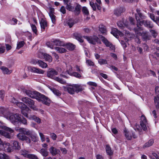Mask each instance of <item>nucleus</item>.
I'll list each match as a JSON object with an SVG mask.
<instances>
[{"label": "nucleus", "mask_w": 159, "mask_h": 159, "mask_svg": "<svg viewBox=\"0 0 159 159\" xmlns=\"http://www.w3.org/2000/svg\"><path fill=\"white\" fill-rule=\"evenodd\" d=\"M11 121L14 125H19V123H21L25 125L28 124L27 120L18 114H14L10 117Z\"/></svg>", "instance_id": "1"}, {"label": "nucleus", "mask_w": 159, "mask_h": 159, "mask_svg": "<svg viewBox=\"0 0 159 159\" xmlns=\"http://www.w3.org/2000/svg\"><path fill=\"white\" fill-rule=\"evenodd\" d=\"M16 130L18 131L20 133L18 134L17 136L20 140L22 141H25L27 143H30L31 141L27 137L24 135L26 129L24 128H15Z\"/></svg>", "instance_id": "2"}, {"label": "nucleus", "mask_w": 159, "mask_h": 159, "mask_svg": "<svg viewBox=\"0 0 159 159\" xmlns=\"http://www.w3.org/2000/svg\"><path fill=\"white\" fill-rule=\"evenodd\" d=\"M135 18L137 21V27L136 28L140 27L139 26V25L142 26L143 25L149 28H152L153 27V25L150 21L149 20H143L141 21L138 16H136Z\"/></svg>", "instance_id": "3"}, {"label": "nucleus", "mask_w": 159, "mask_h": 159, "mask_svg": "<svg viewBox=\"0 0 159 159\" xmlns=\"http://www.w3.org/2000/svg\"><path fill=\"white\" fill-rule=\"evenodd\" d=\"M134 30L136 34L140 35H142L143 39L144 40H149L150 39V36H149L147 31H145L141 33L140 31L143 30L142 27L135 28Z\"/></svg>", "instance_id": "4"}, {"label": "nucleus", "mask_w": 159, "mask_h": 159, "mask_svg": "<svg viewBox=\"0 0 159 159\" xmlns=\"http://www.w3.org/2000/svg\"><path fill=\"white\" fill-rule=\"evenodd\" d=\"M22 101L27 104L31 108L34 110H37V108L34 106V101L26 97L22 98Z\"/></svg>", "instance_id": "5"}, {"label": "nucleus", "mask_w": 159, "mask_h": 159, "mask_svg": "<svg viewBox=\"0 0 159 159\" xmlns=\"http://www.w3.org/2000/svg\"><path fill=\"white\" fill-rule=\"evenodd\" d=\"M84 38L89 43L93 44H95L97 43L100 44L101 43L99 38L95 35L91 36H85L84 37Z\"/></svg>", "instance_id": "6"}, {"label": "nucleus", "mask_w": 159, "mask_h": 159, "mask_svg": "<svg viewBox=\"0 0 159 159\" xmlns=\"http://www.w3.org/2000/svg\"><path fill=\"white\" fill-rule=\"evenodd\" d=\"M39 101L41 102L43 104L48 106L51 103V101L45 95L40 93L38 99H37Z\"/></svg>", "instance_id": "7"}, {"label": "nucleus", "mask_w": 159, "mask_h": 159, "mask_svg": "<svg viewBox=\"0 0 159 159\" xmlns=\"http://www.w3.org/2000/svg\"><path fill=\"white\" fill-rule=\"evenodd\" d=\"M0 112L5 118L10 121H11V118H10L11 116L14 114L2 107H0Z\"/></svg>", "instance_id": "8"}, {"label": "nucleus", "mask_w": 159, "mask_h": 159, "mask_svg": "<svg viewBox=\"0 0 159 159\" xmlns=\"http://www.w3.org/2000/svg\"><path fill=\"white\" fill-rule=\"evenodd\" d=\"M25 92L29 97L36 99L37 100L40 93L37 91H32L30 90H26Z\"/></svg>", "instance_id": "9"}, {"label": "nucleus", "mask_w": 159, "mask_h": 159, "mask_svg": "<svg viewBox=\"0 0 159 159\" xmlns=\"http://www.w3.org/2000/svg\"><path fill=\"white\" fill-rule=\"evenodd\" d=\"M0 147H2L6 152H11V149L10 147V143L5 142H3L0 139Z\"/></svg>", "instance_id": "10"}, {"label": "nucleus", "mask_w": 159, "mask_h": 159, "mask_svg": "<svg viewBox=\"0 0 159 159\" xmlns=\"http://www.w3.org/2000/svg\"><path fill=\"white\" fill-rule=\"evenodd\" d=\"M141 120L140 125L143 130L145 131L148 128L146 119L144 116L143 115L141 116Z\"/></svg>", "instance_id": "11"}, {"label": "nucleus", "mask_w": 159, "mask_h": 159, "mask_svg": "<svg viewBox=\"0 0 159 159\" xmlns=\"http://www.w3.org/2000/svg\"><path fill=\"white\" fill-rule=\"evenodd\" d=\"M99 37L101 39L102 41L105 45L106 47H109L112 50L115 49V48L114 46L107 39L102 35H100Z\"/></svg>", "instance_id": "12"}, {"label": "nucleus", "mask_w": 159, "mask_h": 159, "mask_svg": "<svg viewBox=\"0 0 159 159\" xmlns=\"http://www.w3.org/2000/svg\"><path fill=\"white\" fill-rule=\"evenodd\" d=\"M58 72L54 69H51L47 72V76L51 79H54L55 75H58Z\"/></svg>", "instance_id": "13"}, {"label": "nucleus", "mask_w": 159, "mask_h": 159, "mask_svg": "<svg viewBox=\"0 0 159 159\" xmlns=\"http://www.w3.org/2000/svg\"><path fill=\"white\" fill-rule=\"evenodd\" d=\"M28 68L33 73L42 74H43L44 73L43 70L35 67L30 66Z\"/></svg>", "instance_id": "14"}, {"label": "nucleus", "mask_w": 159, "mask_h": 159, "mask_svg": "<svg viewBox=\"0 0 159 159\" xmlns=\"http://www.w3.org/2000/svg\"><path fill=\"white\" fill-rule=\"evenodd\" d=\"M42 56H40V54L39 55L38 57L42 58H43L45 60L49 62L52 61V58L51 56L46 53H40Z\"/></svg>", "instance_id": "15"}, {"label": "nucleus", "mask_w": 159, "mask_h": 159, "mask_svg": "<svg viewBox=\"0 0 159 159\" xmlns=\"http://www.w3.org/2000/svg\"><path fill=\"white\" fill-rule=\"evenodd\" d=\"M124 133L125 134V136L127 140H130L132 138V136L134 138H136L137 136L133 133H129L127 131L126 129L124 130Z\"/></svg>", "instance_id": "16"}, {"label": "nucleus", "mask_w": 159, "mask_h": 159, "mask_svg": "<svg viewBox=\"0 0 159 159\" xmlns=\"http://www.w3.org/2000/svg\"><path fill=\"white\" fill-rule=\"evenodd\" d=\"M111 33L116 38H118V35L121 36L122 35V33L116 28H113L111 30Z\"/></svg>", "instance_id": "17"}, {"label": "nucleus", "mask_w": 159, "mask_h": 159, "mask_svg": "<svg viewBox=\"0 0 159 159\" xmlns=\"http://www.w3.org/2000/svg\"><path fill=\"white\" fill-rule=\"evenodd\" d=\"M40 25L42 31H44L48 25L47 21L44 19L42 18L40 22Z\"/></svg>", "instance_id": "18"}, {"label": "nucleus", "mask_w": 159, "mask_h": 159, "mask_svg": "<svg viewBox=\"0 0 159 159\" xmlns=\"http://www.w3.org/2000/svg\"><path fill=\"white\" fill-rule=\"evenodd\" d=\"M49 150L50 153L53 156H54L57 154H59L60 152L59 150L53 146H52L49 148Z\"/></svg>", "instance_id": "19"}, {"label": "nucleus", "mask_w": 159, "mask_h": 159, "mask_svg": "<svg viewBox=\"0 0 159 159\" xmlns=\"http://www.w3.org/2000/svg\"><path fill=\"white\" fill-rule=\"evenodd\" d=\"M0 128L3 129L6 131L9 132L10 133H12L14 132V130L11 128L5 126L4 123H2L0 121Z\"/></svg>", "instance_id": "20"}, {"label": "nucleus", "mask_w": 159, "mask_h": 159, "mask_svg": "<svg viewBox=\"0 0 159 159\" xmlns=\"http://www.w3.org/2000/svg\"><path fill=\"white\" fill-rule=\"evenodd\" d=\"M74 87V85L73 84L72 86H68L65 88V89L71 94H74L75 92Z\"/></svg>", "instance_id": "21"}, {"label": "nucleus", "mask_w": 159, "mask_h": 159, "mask_svg": "<svg viewBox=\"0 0 159 159\" xmlns=\"http://www.w3.org/2000/svg\"><path fill=\"white\" fill-rule=\"evenodd\" d=\"M74 85L75 91L76 93H78L83 90L84 88L81 85L79 84H75Z\"/></svg>", "instance_id": "22"}, {"label": "nucleus", "mask_w": 159, "mask_h": 159, "mask_svg": "<svg viewBox=\"0 0 159 159\" xmlns=\"http://www.w3.org/2000/svg\"><path fill=\"white\" fill-rule=\"evenodd\" d=\"M74 37L79 42L82 43L83 40L82 39V36L80 34L78 33H75L73 34Z\"/></svg>", "instance_id": "23"}, {"label": "nucleus", "mask_w": 159, "mask_h": 159, "mask_svg": "<svg viewBox=\"0 0 159 159\" xmlns=\"http://www.w3.org/2000/svg\"><path fill=\"white\" fill-rule=\"evenodd\" d=\"M54 45L59 46H64L65 45L63 42L61 41L60 40L57 39H53Z\"/></svg>", "instance_id": "24"}, {"label": "nucleus", "mask_w": 159, "mask_h": 159, "mask_svg": "<svg viewBox=\"0 0 159 159\" xmlns=\"http://www.w3.org/2000/svg\"><path fill=\"white\" fill-rule=\"evenodd\" d=\"M125 11V9L123 8H120L117 9L114 11V14L116 16H120L122 13Z\"/></svg>", "instance_id": "25"}, {"label": "nucleus", "mask_w": 159, "mask_h": 159, "mask_svg": "<svg viewBox=\"0 0 159 159\" xmlns=\"http://www.w3.org/2000/svg\"><path fill=\"white\" fill-rule=\"evenodd\" d=\"M29 119L30 120H33L39 124L41 123V120L40 118L34 115H31L29 118Z\"/></svg>", "instance_id": "26"}, {"label": "nucleus", "mask_w": 159, "mask_h": 159, "mask_svg": "<svg viewBox=\"0 0 159 159\" xmlns=\"http://www.w3.org/2000/svg\"><path fill=\"white\" fill-rule=\"evenodd\" d=\"M106 152L107 154L109 156H111L113 154V151L111 149L110 147L108 145H107L106 147Z\"/></svg>", "instance_id": "27"}, {"label": "nucleus", "mask_w": 159, "mask_h": 159, "mask_svg": "<svg viewBox=\"0 0 159 159\" xmlns=\"http://www.w3.org/2000/svg\"><path fill=\"white\" fill-rule=\"evenodd\" d=\"M66 5V9L69 11H74V7L72 6L71 4L69 2L64 3Z\"/></svg>", "instance_id": "28"}, {"label": "nucleus", "mask_w": 159, "mask_h": 159, "mask_svg": "<svg viewBox=\"0 0 159 159\" xmlns=\"http://www.w3.org/2000/svg\"><path fill=\"white\" fill-rule=\"evenodd\" d=\"M40 152L42 156L45 157L47 156L48 155L49 153L46 148L45 149L43 148H41L40 150Z\"/></svg>", "instance_id": "29"}, {"label": "nucleus", "mask_w": 159, "mask_h": 159, "mask_svg": "<svg viewBox=\"0 0 159 159\" xmlns=\"http://www.w3.org/2000/svg\"><path fill=\"white\" fill-rule=\"evenodd\" d=\"M0 134L7 138L11 139V136L10 134L4 131L0 130Z\"/></svg>", "instance_id": "30"}, {"label": "nucleus", "mask_w": 159, "mask_h": 159, "mask_svg": "<svg viewBox=\"0 0 159 159\" xmlns=\"http://www.w3.org/2000/svg\"><path fill=\"white\" fill-rule=\"evenodd\" d=\"M16 104L18 107L20 108L21 109L25 108H26V110L28 109V107L22 102H18Z\"/></svg>", "instance_id": "31"}, {"label": "nucleus", "mask_w": 159, "mask_h": 159, "mask_svg": "<svg viewBox=\"0 0 159 159\" xmlns=\"http://www.w3.org/2000/svg\"><path fill=\"white\" fill-rule=\"evenodd\" d=\"M99 31L103 34H106L107 30L105 26L102 25H100L99 27Z\"/></svg>", "instance_id": "32"}, {"label": "nucleus", "mask_w": 159, "mask_h": 159, "mask_svg": "<svg viewBox=\"0 0 159 159\" xmlns=\"http://www.w3.org/2000/svg\"><path fill=\"white\" fill-rule=\"evenodd\" d=\"M154 143V141L152 139H150L148 142L146 143L143 145V148H146L152 146Z\"/></svg>", "instance_id": "33"}, {"label": "nucleus", "mask_w": 159, "mask_h": 159, "mask_svg": "<svg viewBox=\"0 0 159 159\" xmlns=\"http://www.w3.org/2000/svg\"><path fill=\"white\" fill-rule=\"evenodd\" d=\"M75 23L76 22L74 20L70 19L68 20L67 24L70 28H71Z\"/></svg>", "instance_id": "34"}, {"label": "nucleus", "mask_w": 159, "mask_h": 159, "mask_svg": "<svg viewBox=\"0 0 159 159\" xmlns=\"http://www.w3.org/2000/svg\"><path fill=\"white\" fill-rule=\"evenodd\" d=\"M0 69L2 70L3 73L4 74H10L11 73L10 71L9 70L8 68L5 67L1 66Z\"/></svg>", "instance_id": "35"}, {"label": "nucleus", "mask_w": 159, "mask_h": 159, "mask_svg": "<svg viewBox=\"0 0 159 159\" xmlns=\"http://www.w3.org/2000/svg\"><path fill=\"white\" fill-rule=\"evenodd\" d=\"M38 64L40 67L43 68H46L48 66L47 63L40 60H39Z\"/></svg>", "instance_id": "36"}, {"label": "nucleus", "mask_w": 159, "mask_h": 159, "mask_svg": "<svg viewBox=\"0 0 159 159\" xmlns=\"http://www.w3.org/2000/svg\"><path fill=\"white\" fill-rule=\"evenodd\" d=\"M46 44L48 47H49L51 49H53L54 48L53 47L54 46L53 39L47 42L46 43Z\"/></svg>", "instance_id": "37"}, {"label": "nucleus", "mask_w": 159, "mask_h": 159, "mask_svg": "<svg viewBox=\"0 0 159 159\" xmlns=\"http://www.w3.org/2000/svg\"><path fill=\"white\" fill-rule=\"evenodd\" d=\"M55 49L60 53H63L66 52V50L63 48L56 47L55 48Z\"/></svg>", "instance_id": "38"}, {"label": "nucleus", "mask_w": 159, "mask_h": 159, "mask_svg": "<svg viewBox=\"0 0 159 159\" xmlns=\"http://www.w3.org/2000/svg\"><path fill=\"white\" fill-rule=\"evenodd\" d=\"M68 74L71 76H73L78 78H80L81 77V75L76 72H73L72 73L70 72L69 71L68 72Z\"/></svg>", "instance_id": "39"}, {"label": "nucleus", "mask_w": 159, "mask_h": 159, "mask_svg": "<svg viewBox=\"0 0 159 159\" xmlns=\"http://www.w3.org/2000/svg\"><path fill=\"white\" fill-rule=\"evenodd\" d=\"M26 108H23L21 109V112L22 114L24 115L25 116L29 118V117L28 116V112L29 110V108L28 107V109L26 110Z\"/></svg>", "instance_id": "40"}, {"label": "nucleus", "mask_w": 159, "mask_h": 159, "mask_svg": "<svg viewBox=\"0 0 159 159\" xmlns=\"http://www.w3.org/2000/svg\"><path fill=\"white\" fill-rule=\"evenodd\" d=\"M81 7L80 5L77 4L73 11H74L76 14H79L80 12Z\"/></svg>", "instance_id": "41"}, {"label": "nucleus", "mask_w": 159, "mask_h": 159, "mask_svg": "<svg viewBox=\"0 0 159 159\" xmlns=\"http://www.w3.org/2000/svg\"><path fill=\"white\" fill-rule=\"evenodd\" d=\"M13 148L16 150H19L20 148V146L19 143L17 141H15L13 143Z\"/></svg>", "instance_id": "42"}, {"label": "nucleus", "mask_w": 159, "mask_h": 159, "mask_svg": "<svg viewBox=\"0 0 159 159\" xmlns=\"http://www.w3.org/2000/svg\"><path fill=\"white\" fill-rule=\"evenodd\" d=\"M30 136L33 141L36 142L38 140V138L37 137V135L35 133H32Z\"/></svg>", "instance_id": "43"}, {"label": "nucleus", "mask_w": 159, "mask_h": 159, "mask_svg": "<svg viewBox=\"0 0 159 159\" xmlns=\"http://www.w3.org/2000/svg\"><path fill=\"white\" fill-rule=\"evenodd\" d=\"M66 46L67 49L70 50H74L75 47V45L71 43L66 44Z\"/></svg>", "instance_id": "44"}, {"label": "nucleus", "mask_w": 159, "mask_h": 159, "mask_svg": "<svg viewBox=\"0 0 159 159\" xmlns=\"http://www.w3.org/2000/svg\"><path fill=\"white\" fill-rule=\"evenodd\" d=\"M54 79L61 84H64L66 83V81L65 80L58 77H56Z\"/></svg>", "instance_id": "45"}, {"label": "nucleus", "mask_w": 159, "mask_h": 159, "mask_svg": "<svg viewBox=\"0 0 159 159\" xmlns=\"http://www.w3.org/2000/svg\"><path fill=\"white\" fill-rule=\"evenodd\" d=\"M118 26L121 29H123L124 25L127 26V24L126 23H124L123 21H120L118 22L117 23Z\"/></svg>", "instance_id": "46"}, {"label": "nucleus", "mask_w": 159, "mask_h": 159, "mask_svg": "<svg viewBox=\"0 0 159 159\" xmlns=\"http://www.w3.org/2000/svg\"><path fill=\"white\" fill-rule=\"evenodd\" d=\"M82 11L84 14L88 16L89 15V10L86 7H83L82 9Z\"/></svg>", "instance_id": "47"}, {"label": "nucleus", "mask_w": 159, "mask_h": 159, "mask_svg": "<svg viewBox=\"0 0 159 159\" xmlns=\"http://www.w3.org/2000/svg\"><path fill=\"white\" fill-rule=\"evenodd\" d=\"M154 101L156 107L157 109L159 107V97H156L154 98Z\"/></svg>", "instance_id": "48"}, {"label": "nucleus", "mask_w": 159, "mask_h": 159, "mask_svg": "<svg viewBox=\"0 0 159 159\" xmlns=\"http://www.w3.org/2000/svg\"><path fill=\"white\" fill-rule=\"evenodd\" d=\"M20 153L24 157L27 158L28 157V155H29V154H28V152L25 150H21L20 151Z\"/></svg>", "instance_id": "49"}, {"label": "nucleus", "mask_w": 159, "mask_h": 159, "mask_svg": "<svg viewBox=\"0 0 159 159\" xmlns=\"http://www.w3.org/2000/svg\"><path fill=\"white\" fill-rule=\"evenodd\" d=\"M136 11L138 14V15H139V16L141 19H143L146 18V16L143 15L142 13L140 12V11L139 9H137Z\"/></svg>", "instance_id": "50"}, {"label": "nucleus", "mask_w": 159, "mask_h": 159, "mask_svg": "<svg viewBox=\"0 0 159 159\" xmlns=\"http://www.w3.org/2000/svg\"><path fill=\"white\" fill-rule=\"evenodd\" d=\"M30 26L31 28V29L33 32L35 34H37V29L36 26L35 25H34L32 24H30Z\"/></svg>", "instance_id": "51"}, {"label": "nucleus", "mask_w": 159, "mask_h": 159, "mask_svg": "<svg viewBox=\"0 0 159 159\" xmlns=\"http://www.w3.org/2000/svg\"><path fill=\"white\" fill-rule=\"evenodd\" d=\"M98 62L101 65L107 64V61L105 59H99L98 60Z\"/></svg>", "instance_id": "52"}, {"label": "nucleus", "mask_w": 159, "mask_h": 159, "mask_svg": "<svg viewBox=\"0 0 159 159\" xmlns=\"http://www.w3.org/2000/svg\"><path fill=\"white\" fill-rule=\"evenodd\" d=\"M0 159H9V157L5 153H0Z\"/></svg>", "instance_id": "53"}, {"label": "nucleus", "mask_w": 159, "mask_h": 159, "mask_svg": "<svg viewBox=\"0 0 159 159\" xmlns=\"http://www.w3.org/2000/svg\"><path fill=\"white\" fill-rule=\"evenodd\" d=\"M24 44L25 43L23 41H20L17 44L16 48L18 49H19L24 46Z\"/></svg>", "instance_id": "54"}, {"label": "nucleus", "mask_w": 159, "mask_h": 159, "mask_svg": "<svg viewBox=\"0 0 159 159\" xmlns=\"http://www.w3.org/2000/svg\"><path fill=\"white\" fill-rule=\"evenodd\" d=\"M27 158L30 159H38L37 157L35 155L32 154H29Z\"/></svg>", "instance_id": "55"}, {"label": "nucleus", "mask_w": 159, "mask_h": 159, "mask_svg": "<svg viewBox=\"0 0 159 159\" xmlns=\"http://www.w3.org/2000/svg\"><path fill=\"white\" fill-rule=\"evenodd\" d=\"M52 91L54 94L57 96H59L61 95V93L58 90H57L55 89H53Z\"/></svg>", "instance_id": "56"}, {"label": "nucleus", "mask_w": 159, "mask_h": 159, "mask_svg": "<svg viewBox=\"0 0 159 159\" xmlns=\"http://www.w3.org/2000/svg\"><path fill=\"white\" fill-rule=\"evenodd\" d=\"M96 3H94L91 2H89L90 6L92 8L93 10L94 11H96Z\"/></svg>", "instance_id": "57"}, {"label": "nucleus", "mask_w": 159, "mask_h": 159, "mask_svg": "<svg viewBox=\"0 0 159 159\" xmlns=\"http://www.w3.org/2000/svg\"><path fill=\"white\" fill-rule=\"evenodd\" d=\"M39 61V60L33 59H32L30 60V62L32 64H33L34 65H36V64H38Z\"/></svg>", "instance_id": "58"}, {"label": "nucleus", "mask_w": 159, "mask_h": 159, "mask_svg": "<svg viewBox=\"0 0 159 159\" xmlns=\"http://www.w3.org/2000/svg\"><path fill=\"white\" fill-rule=\"evenodd\" d=\"M150 31L152 35V36L155 38L157 35V33L156 31L153 30H151Z\"/></svg>", "instance_id": "59"}, {"label": "nucleus", "mask_w": 159, "mask_h": 159, "mask_svg": "<svg viewBox=\"0 0 159 159\" xmlns=\"http://www.w3.org/2000/svg\"><path fill=\"white\" fill-rule=\"evenodd\" d=\"M86 63L89 66H93L94 65L93 62L89 60H86Z\"/></svg>", "instance_id": "60"}, {"label": "nucleus", "mask_w": 159, "mask_h": 159, "mask_svg": "<svg viewBox=\"0 0 159 159\" xmlns=\"http://www.w3.org/2000/svg\"><path fill=\"white\" fill-rule=\"evenodd\" d=\"M152 155L153 157H152L151 159H159L158 155L156 153H153Z\"/></svg>", "instance_id": "61"}, {"label": "nucleus", "mask_w": 159, "mask_h": 159, "mask_svg": "<svg viewBox=\"0 0 159 159\" xmlns=\"http://www.w3.org/2000/svg\"><path fill=\"white\" fill-rule=\"evenodd\" d=\"M149 17L150 18L154 21L155 22L156 20V18L155 17V15L152 13H150L149 14Z\"/></svg>", "instance_id": "62"}, {"label": "nucleus", "mask_w": 159, "mask_h": 159, "mask_svg": "<svg viewBox=\"0 0 159 159\" xmlns=\"http://www.w3.org/2000/svg\"><path fill=\"white\" fill-rule=\"evenodd\" d=\"M10 101L11 102L13 103L14 104H16L18 102L17 100H16L15 98L11 97L10 98Z\"/></svg>", "instance_id": "63"}, {"label": "nucleus", "mask_w": 159, "mask_h": 159, "mask_svg": "<svg viewBox=\"0 0 159 159\" xmlns=\"http://www.w3.org/2000/svg\"><path fill=\"white\" fill-rule=\"evenodd\" d=\"M155 93L157 97H159V87H156L155 88Z\"/></svg>", "instance_id": "64"}]
</instances>
